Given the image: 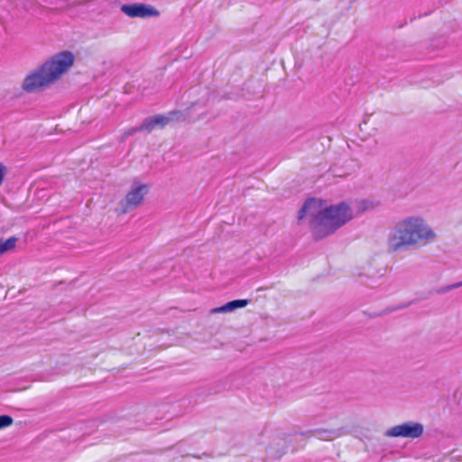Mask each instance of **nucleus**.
Instances as JSON below:
<instances>
[{
	"label": "nucleus",
	"mask_w": 462,
	"mask_h": 462,
	"mask_svg": "<svg viewBox=\"0 0 462 462\" xmlns=\"http://www.w3.org/2000/svg\"><path fill=\"white\" fill-rule=\"evenodd\" d=\"M122 11L129 17H148L157 14V11L145 5H125Z\"/></svg>",
	"instance_id": "nucleus-6"
},
{
	"label": "nucleus",
	"mask_w": 462,
	"mask_h": 462,
	"mask_svg": "<svg viewBox=\"0 0 462 462\" xmlns=\"http://www.w3.org/2000/svg\"><path fill=\"white\" fill-rule=\"evenodd\" d=\"M460 285H462V282H459V283H457V284H455V285H452V286H451V288H456V287H458V286H460Z\"/></svg>",
	"instance_id": "nucleus-13"
},
{
	"label": "nucleus",
	"mask_w": 462,
	"mask_h": 462,
	"mask_svg": "<svg viewBox=\"0 0 462 462\" xmlns=\"http://www.w3.org/2000/svg\"><path fill=\"white\" fill-rule=\"evenodd\" d=\"M156 126L155 125V122L153 120V118H150L146 121H144L139 127V130L140 131H147V132H152L154 127Z\"/></svg>",
	"instance_id": "nucleus-9"
},
{
	"label": "nucleus",
	"mask_w": 462,
	"mask_h": 462,
	"mask_svg": "<svg viewBox=\"0 0 462 462\" xmlns=\"http://www.w3.org/2000/svg\"><path fill=\"white\" fill-rule=\"evenodd\" d=\"M148 191L149 187L146 184L133 187L126 194L125 199L119 203L118 208H116V212L118 215H123L127 213L130 209L136 208L143 202Z\"/></svg>",
	"instance_id": "nucleus-4"
},
{
	"label": "nucleus",
	"mask_w": 462,
	"mask_h": 462,
	"mask_svg": "<svg viewBox=\"0 0 462 462\" xmlns=\"http://www.w3.org/2000/svg\"><path fill=\"white\" fill-rule=\"evenodd\" d=\"M152 118L155 122V125L162 127L165 126L169 123V118L163 116H156Z\"/></svg>",
	"instance_id": "nucleus-11"
},
{
	"label": "nucleus",
	"mask_w": 462,
	"mask_h": 462,
	"mask_svg": "<svg viewBox=\"0 0 462 462\" xmlns=\"http://www.w3.org/2000/svg\"><path fill=\"white\" fill-rule=\"evenodd\" d=\"M13 418L9 415H0V429L9 427L13 424Z\"/></svg>",
	"instance_id": "nucleus-10"
},
{
	"label": "nucleus",
	"mask_w": 462,
	"mask_h": 462,
	"mask_svg": "<svg viewBox=\"0 0 462 462\" xmlns=\"http://www.w3.org/2000/svg\"><path fill=\"white\" fill-rule=\"evenodd\" d=\"M5 172H6V167L4 164L0 163V185L2 184V182L5 179Z\"/></svg>",
	"instance_id": "nucleus-12"
},
{
	"label": "nucleus",
	"mask_w": 462,
	"mask_h": 462,
	"mask_svg": "<svg viewBox=\"0 0 462 462\" xmlns=\"http://www.w3.org/2000/svg\"><path fill=\"white\" fill-rule=\"evenodd\" d=\"M18 238L16 236H11L6 240L0 239V255L13 251L17 244Z\"/></svg>",
	"instance_id": "nucleus-8"
},
{
	"label": "nucleus",
	"mask_w": 462,
	"mask_h": 462,
	"mask_svg": "<svg viewBox=\"0 0 462 462\" xmlns=\"http://www.w3.org/2000/svg\"><path fill=\"white\" fill-rule=\"evenodd\" d=\"M248 303H249V300H235L227 302L226 304H225L219 308L213 309L212 312L213 313L227 312V311L234 310L237 308L245 307Z\"/></svg>",
	"instance_id": "nucleus-7"
},
{
	"label": "nucleus",
	"mask_w": 462,
	"mask_h": 462,
	"mask_svg": "<svg viewBox=\"0 0 462 462\" xmlns=\"http://www.w3.org/2000/svg\"><path fill=\"white\" fill-rule=\"evenodd\" d=\"M321 208L320 200L310 199L305 202L298 216L299 220L311 217L310 226L316 240L334 233L352 218L351 210L345 202L323 209Z\"/></svg>",
	"instance_id": "nucleus-1"
},
{
	"label": "nucleus",
	"mask_w": 462,
	"mask_h": 462,
	"mask_svg": "<svg viewBox=\"0 0 462 462\" xmlns=\"http://www.w3.org/2000/svg\"><path fill=\"white\" fill-rule=\"evenodd\" d=\"M434 236L433 231L422 218L408 217L400 221L392 231L388 247L391 251H398L421 241L432 239Z\"/></svg>",
	"instance_id": "nucleus-3"
},
{
	"label": "nucleus",
	"mask_w": 462,
	"mask_h": 462,
	"mask_svg": "<svg viewBox=\"0 0 462 462\" xmlns=\"http://www.w3.org/2000/svg\"><path fill=\"white\" fill-rule=\"evenodd\" d=\"M74 63L71 52L64 51L53 56L37 71L27 76L23 81V89L28 92L47 87L65 73Z\"/></svg>",
	"instance_id": "nucleus-2"
},
{
	"label": "nucleus",
	"mask_w": 462,
	"mask_h": 462,
	"mask_svg": "<svg viewBox=\"0 0 462 462\" xmlns=\"http://www.w3.org/2000/svg\"><path fill=\"white\" fill-rule=\"evenodd\" d=\"M423 433V426L420 423H403L392 427L387 431V436L394 438L417 439Z\"/></svg>",
	"instance_id": "nucleus-5"
}]
</instances>
